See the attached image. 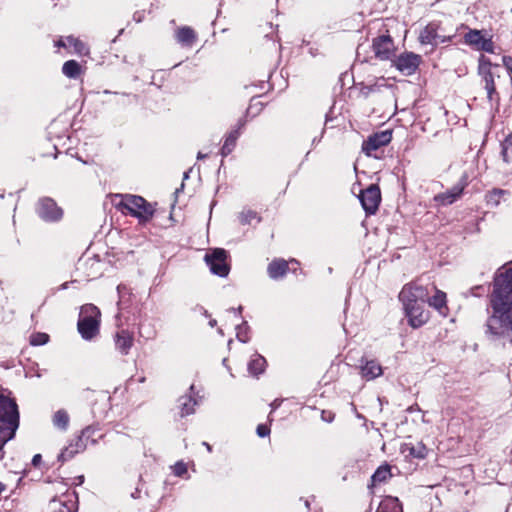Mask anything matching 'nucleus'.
<instances>
[{"label":"nucleus","instance_id":"f257e3e1","mask_svg":"<svg viewBox=\"0 0 512 512\" xmlns=\"http://www.w3.org/2000/svg\"><path fill=\"white\" fill-rule=\"evenodd\" d=\"M487 314V334L497 338L512 334V267L497 270Z\"/></svg>","mask_w":512,"mask_h":512},{"label":"nucleus","instance_id":"f03ea898","mask_svg":"<svg viewBox=\"0 0 512 512\" xmlns=\"http://www.w3.org/2000/svg\"><path fill=\"white\" fill-rule=\"evenodd\" d=\"M19 427L18 406L10 393H0V458H3V448L11 440Z\"/></svg>","mask_w":512,"mask_h":512},{"label":"nucleus","instance_id":"7ed1b4c3","mask_svg":"<svg viewBox=\"0 0 512 512\" xmlns=\"http://www.w3.org/2000/svg\"><path fill=\"white\" fill-rule=\"evenodd\" d=\"M111 203L121 213L137 218L141 224L149 222L154 215L153 206L141 196L114 194Z\"/></svg>","mask_w":512,"mask_h":512},{"label":"nucleus","instance_id":"20e7f679","mask_svg":"<svg viewBox=\"0 0 512 512\" xmlns=\"http://www.w3.org/2000/svg\"><path fill=\"white\" fill-rule=\"evenodd\" d=\"M100 317V310L96 306L86 304L81 307L77 328L84 340H92L98 335Z\"/></svg>","mask_w":512,"mask_h":512},{"label":"nucleus","instance_id":"39448f33","mask_svg":"<svg viewBox=\"0 0 512 512\" xmlns=\"http://www.w3.org/2000/svg\"><path fill=\"white\" fill-rule=\"evenodd\" d=\"M495 68H498V65L493 64L488 57L483 54L479 56L477 69L478 75L484 82V89L487 92V98L490 102H492L497 96L495 85L496 74L493 71ZM497 77H499V75H497Z\"/></svg>","mask_w":512,"mask_h":512},{"label":"nucleus","instance_id":"423d86ee","mask_svg":"<svg viewBox=\"0 0 512 512\" xmlns=\"http://www.w3.org/2000/svg\"><path fill=\"white\" fill-rule=\"evenodd\" d=\"M430 294V288L428 285H423L419 282H412L406 284L400 294L399 299L402 305H412L416 303H425Z\"/></svg>","mask_w":512,"mask_h":512},{"label":"nucleus","instance_id":"0eeeda50","mask_svg":"<svg viewBox=\"0 0 512 512\" xmlns=\"http://www.w3.org/2000/svg\"><path fill=\"white\" fill-rule=\"evenodd\" d=\"M455 34H447L446 30L437 22H431L420 32L419 41L421 44L437 46L450 42Z\"/></svg>","mask_w":512,"mask_h":512},{"label":"nucleus","instance_id":"6e6552de","mask_svg":"<svg viewBox=\"0 0 512 512\" xmlns=\"http://www.w3.org/2000/svg\"><path fill=\"white\" fill-rule=\"evenodd\" d=\"M392 140V134L389 130L381 131L370 135L362 144V151L368 157L380 159L382 152L379 151Z\"/></svg>","mask_w":512,"mask_h":512},{"label":"nucleus","instance_id":"1a4fd4ad","mask_svg":"<svg viewBox=\"0 0 512 512\" xmlns=\"http://www.w3.org/2000/svg\"><path fill=\"white\" fill-rule=\"evenodd\" d=\"M226 251L224 249H214L205 255V261L211 272L220 277H225L229 273V267L226 262Z\"/></svg>","mask_w":512,"mask_h":512},{"label":"nucleus","instance_id":"9d476101","mask_svg":"<svg viewBox=\"0 0 512 512\" xmlns=\"http://www.w3.org/2000/svg\"><path fill=\"white\" fill-rule=\"evenodd\" d=\"M50 512H77L78 497L74 491L53 498L49 503Z\"/></svg>","mask_w":512,"mask_h":512},{"label":"nucleus","instance_id":"9b49d317","mask_svg":"<svg viewBox=\"0 0 512 512\" xmlns=\"http://www.w3.org/2000/svg\"><path fill=\"white\" fill-rule=\"evenodd\" d=\"M464 41L467 45L476 50L487 53H494L495 46L491 38H485L480 30L471 29L464 35Z\"/></svg>","mask_w":512,"mask_h":512},{"label":"nucleus","instance_id":"f8f14e48","mask_svg":"<svg viewBox=\"0 0 512 512\" xmlns=\"http://www.w3.org/2000/svg\"><path fill=\"white\" fill-rule=\"evenodd\" d=\"M360 202L367 214H374L381 201V192L377 185L371 184L359 195Z\"/></svg>","mask_w":512,"mask_h":512},{"label":"nucleus","instance_id":"ddd939ff","mask_svg":"<svg viewBox=\"0 0 512 512\" xmlns=\"http://www.w3.org/2000/svg\"><path fill=\"white\" fill-rule=\"evenodd\" d=\"M37 213L41 219L47 222L58 221L62 218L63 211L51 198H42L37 205Z\"/></svg>","mask_w":512,"mask_h":512},{"label":"nucleus","instance_id":"4468645a","mask_svg":"<svg viewBox=\"0 0 512 512\" xmlns=\"http://www.w3.org/2000/svg\"><path fill=\"white\" fill-rule=\"evenodd\" d=\"M408 323L413 328L423 326L429 320V313L424 309V303L403 306Z\"/></svg>","mask_w":512,"mask_h":512},{"label":"nucleus","instance_id":"2eb2a0df","mask_svg":"<svg viewBox=\"0 0 512 512\" xmlns=\"http://www.w3.org/2000/svg\"><path fill=\"white\" fill-rule=\"evenodd\" d=\"M375 56L381 60H388L394 54V43L389 35H381L373 39L372 44Z\"/></svg>","mask_w":512,"mask_h":512},{"label":"nucleus","instance_id":"dca6fc26","mask_svg":"<svg viewBox=\"0 0 512 512\" xmlns=\"http://www.w3.org/2000/svg\"><path fill=\"white\" fill-rule=\"evenodd\" d=\"M421 57L412 52L400 54L395 60L396 68L405 75H412L418 68Z\"/></svg>","mask_w":512,"mask_h":512},{"label":"nucleus","instance_id":"f3484780","mask_svg":"<svg viewBox=\"0 0 512 512\" xmlns=\"http://www.w3.org/2000/svg\"><path fill=\"white\" fill-rule=\"evenodd\" d=\"M57 47H64L74 49V52L80 56H86L89 54V47L79 38L74 36H67L65 38H61L55 42Z\"/></svg>","mask_w":512,"mask_h":512},{"label":"nucleus","instance_id":"a211bd4d","mask_svg":"<svg viewBox=\"0 0 512 512\" xmlns=\"http://www.w3.org/2000/svg\"><path fill=\"white\" fill-rule=\"evenodd\" d=\"M115 348L122 355H127L133 346L134 337L131 332L121 329L114 336Z\"/></svg>","mask_w":512,"mask_h":512},{"label":"nucleus","instance_id":"6ab92c4d","mask_svg":"<svg viewBox=\"0 0 512 512\" xmlns=\"http://www.w3.org/2000/svg\"><path fill=\"white\" fill-rule=\"evenodd\" d=\"M463 190L464 186L455 185L451 189L435 195L434 201L442 206L450 205L460 198V196L463 193Z\"/></svg>","mask_w":512,"mask_h":512},{"label":"nucleus","instance_id":"aec40b11","mask_svg":"<svg viewBox=\"0 0 512 512\" xmlns=\"http://www.w3.org/2000/svg\"><path fill=\"white\" fill-rule=\"evenodd\" d=\"M429 288H430V293L434 292V295L431 298L428 296V299L426 302H428L429 306L433 307L440 313H443L444 310L447 309L446 294L443 291L438 290L434 284H429Z\"/></svg>","mask_w":512,"mask_h":512},{"label":"nucleus","instance_id":"412c9836","mask_svg":"<svg viewBox=\"0 0 512 512\" xmlns=\"http://www.w3.org/2000/svg\"><path fill=\"white\" fill-rule=\"evenodd\" d=\"M400 451L406 457L417 459H424L427 456V448L422 442L413 445L411 443H404L401 445Z\"/></svg>","mask_w":512,"mask_h":512},{"label":"nucleus","instance_id":"4be33fe9","mask_svg":"<svg viewBox=\"0 0 512 512\" xmlns=\"http://www.w3.org/2000/svg\"><path fill=\"white\" fill-rule=\"evenodd\" d=\"M289 262L284 259H275L267 267L268 275L271 279H279L288 271Z\"/></svg>","mask_w":512,"mask_h":512},{"label":"nucleus","instance_id":"5701e85b","mask_svg":"<svg viewBox=\"0 0 512 512\" xmlns=\"http://www.w3.org/2000/svg\"><path fill=\"white\" fill-rule=\"evenodd\" d=\"M175 37L178 43L187 47H191L196 40V34L194 30L188 26L177 29Z\"/></svg>","mask_w":512,"mask_h":512},{"label":"nucleus","instance_id":"b1692460","mask_svg":"<svg viewBox=\"0 0 512 512\" xmlns=\"http://www.w3.org/2000/svg\"><path fill=\"white\" fill-rule=\"evenodd\" d=\"M383 373L382 367L374 360L366 361L364 365L361 366V375L366 380H373Z\"/></svg>","mask_w":512,"mask_h":512},{"label":"nucleus","instance_id":"393cba45","mask_svg":"<svg viewBox=\"0 0 512 512\" xmlns=\"http://www.w3.org/2000/svg\"><path fill=\"white\" fill-rule=\"evenodd\" d=\"M376 512H403V509L398 498L388 496L380 502Z\"/></svg>","mask_w":512,"mask_h":512},{"label":"nucleus","instance_id":"a878e982","mask_svg":"<svg viewBox=\"0 0 512 512\" xmlns=\"http://www.w3.org/2000/svg\"><path fill=\"white\" fill-rule=\"evenodd\" d=\"M83 72L82 66L75 60H68L62 66V73L70 79H77Z\"/></svg>","mask_w":512,"mask_h":512},{"label":"nucleus","instance_id":"bb28decb","mask_svg":"<svg viewBox=\"0 0 512 512\" xmlns=\"http://www.w3.org/2000/svg\"><path fill=\"white\" fill-rule=\"evenodd\" d=\"M266 366V360L263 356L255 353L248 363V371L252 375H258L262 373Z\"/></svg>","mask_w":512,"mask_h":512},{"label":"nucleus","instance_id":"cd10ccee","mask_svg":"<svg viewBox=\"0 0 512 512\" xmlns=\"http://www.w3.org/2000/svg\"><path fill=\"white\" fill-rule=\"evenodd\" d=\"M239 135H240V131H238V130H232L227 135V137L224 141V144L222 146V149H221L222 156H227L228 154H230L233 151Z\"/></svg>","mask_w":512,"mask_h":512},{"label":"nucleus","instance_id":"c85d7f7f","mask_svg":"<svg viewBox=\"0 0 512 512\" xmlns=\"http://www.w3.org/2000/svg\"><path fill=\"white\" fill-rule=\"evenodd\" d=\"M508 194V191L503 189H493L489 191L486 196V202L490 206H498L502 199Z\"/></svg>","mask_w":512,"mask_h":512},{"label":"nucleus","instance_id":"c756f323","mask_svg":"<svg viewBox=\"0 0 512 512\" xmlns=\"http://www.w3.org/2000/svg\"><path fill=\"white\" fill-rule=\"evenodd\" d=\"M502 157L512 171V133L509 134L502 143Z\"/></svg>","mask_w":512,"mask_h":512},{"label":"nucleus","instance_id":"7c9ffc66","mask_svg":"<svg viewBox=\"0 0 512 512\" xmlns=\"http://www.w3.org/2000/svg\"><path fill=\"white\" fill-rule=\"evenodd\" d=\"M52 421L55 427L65 430L69 423V415L65 410H58L54 413Z\"/></svg>","mask_w":512,"mask_h":512},{"label":"nucleus","instance_id":"2f4dec72","mask_svg":"<svg viewBox=\"0 0 512 512\" xmlns=\"http://www.w3.org/2000/svg\"><path fill=\"white\" fill-rule=\"evenodd\" d=\"M179 402H180V406H181L182 416L190 415L194 412V407L196 405V401L191 396L181 397Z\"/></svg>","mask_w":512,"mask_h":512},{"label":"nucleus","instance_id":"473e14b6","mask_svg":"<svg viewBox=\"0 0 512 512\" xmlns=\"http://www.w3.org/2000/svg\"><path fill=\"white\" fill-rule=\"evenodd\" d=\"M391 476L390 467L388 465L380 466L372 475V482H383Z\"/></svg>","mask_w":512,"mask_h":512},{"label":"nucleus","instance_id":"72a5a7b5","mask_svg":"<svg viewBox=\"0 0 512 512\" xmlns=\"http://www.w3.org/2000/svg\"><path fill=\"white\" fill-rule=\"evenodd\" d=\"M238 218L242 224H251L253 221H259L257 213L250 209H245L240 212Z\"/></svg>","mask_w":512,"mask_h":512},{"label":"nucleus","instance_id":"f704fd0d","mask_svg":"<svg viewBox=\"0 0 512 512\" xmlns=\"http://www.w3.org/2000/svg\"><path fill=\"white\" fill-rule=\"evenodd\" d=\"M249 326L243 322L236 327V337L239 341L246 343L249 340Z\"/></svg>","mask_w":512,"mask_h":512},{"label":"nucleus","instance_id":"c9c22d12","mask_svg":"<svg viewBox=\"0 0 512 512\" xmlns=\"http://www.w3.org/2000/svg\"><path fill=\"white\" fill-rule=\"evenodd\" d=\"M49 336L46 333H34L30 336V344L33 346L44 345L48 342Z\"/></svg>","mask_w":512,"mask_h":512},{"label":"nucleus","instance_id":"e433bc0d","mask_svg":"<svg viewBox=\"0 0 512 512\" xmlns=\"http://www.w3.org/2000/svg\"><path fill=\"white\" fill-rule=\"evenodd\" d=\"M175 476L182 477L187 474V465L183 461L175 463L172 467Z\"/></svg>","mask_w":512,"mask_h":512},{"label":"nucleus","instance_id":"4c0bfd02","mask_svg":"<svg viewBox=\"0 0 512 512\" xmlns=\"http://www.w3.org/2000/svg\"><path fill=\"white\" fill-rule=\"evenodd\" d=\"M75 451L74 450H71L70 448H65L64 450H62V452L59 454L58 456V459L62 462L68 460V459H71L74 455Z\"/></svg>","mask_w":512,"mask_h":512},{"label":"nucleus","instance_id":"58836bf2","mask_svg":"<svg viewBox=\"0 0 512 512\" xmlns=\"http://www.w3.org/2000/svg\"><path fill=\"white\" fill-rule=\"evenodd\" d=\"M257 434L259 437H266L270 434V428L265 424H260L257 427Z\"/></svg>","mask_w":512,"mask_h":512},{"label":"nucleus","instance_id":"ea45409f","mask_svg":"<svg viewBox=\"0 0 512 512\" xmlns=\"http://www.w3.org/2000/svg\"><path fill=\"white\" fill-rule=\"evenodd\" d=\"M144 329L145 327L143 325L139 328V333L141 336H144L146 338H153L155 336L154 330H150L147 333H145Z\"/></svg>","mask_w":512,"mask_h":512},{"label":"nucleus","instance_id":"a19ab883","mask_svg":"<svg viewBox=\"0 0 512 512\" xmlns=\"http://www.w3.org/2000/svg\"><path fill=\"white\" fill-rule=\"evenodd\" d=\"M41 459H42V457H41V455H40V454H36V455H34V457H33V459H32V464H33L34 466H38V465H39V463L41 462Z\"/></svg>","mask_w":512,"mask_h":512},{"label":"nucleus","instance_id":"79ce46f5","mask_svg":"<svg viewBox=\"0 0 512 512\" xmlns=\"http://www.w3.org/2000/svg\"><path fill=\"white\" fill-rule=\"evenodd\" d=\"M281 402L278 401V400H275L272 404H271V407H272V410H275L276 408H278L280 406Z\"/></svg>","mask_w":512,"mask_h":512},{"label":"nucleus","instance_id":"37998d69","mask_svg":"<svg viewBox=\"0 0 512 512\" xmlns=\"http://www.w3.org/2000/svg\"><path fill=\"white\" fill-rule=\"evenodd\" d=\"M231 312H233L234 314H237V315H241V311H242V307L239 306L237 309H231L230 310Z\"/></svg>","mask_w":512,"mask_h":512},{"label":"nucleus","instance_id":"c03bdc74","mask_svg":"<svg viewBox=\"0 0 512 512\" xmlns=\"http://www.w3.org/2000/svg\"><path fill=\"white\" fill-rule=\"evenodd\" d=\"M206 157H207V154H203V153H201V152H199V153H198V155H197V158H198V159H204V158H206Z\"/></svg>","mask_w":512,"mask_h":512},{"label":"nucleus","instance_id":"a18cd8bd","mask_svg":"<svg viewBox=\"0 0 512 512\" xmlns=\"http://www.w3.org/2000/svg\"><path fill=\"white\" fill-rule=\"evenodd\" d=\"M125 287L124 286H118L117 290H118V293L121 294L122 293V290H124Z\"/></svg>","mask_w":512,"mask_h":512},{"label":"nucleus","instance_id":"49530a36","mask_svg":"<svg viewBox=\"0 0 512 512\" xmlns=\"http://www.w3.org/2000/svg\"><path fill=\"white\" fill-rule=\"evenodd\" d=\"M209 324L211 327H214L216 325V320H211Z\"/></svg>","mask_w":512,"mask_h":512},{"label":"nucleus","instance_id":"de8ad7c7","mask_svg":"<svg viewBox=\"0 0 512 512\" xmlns=\"http://www.w3.org/2000/svg\"><path fill=\"white\" fill-rule=\"evenodd\" d=\"M5 489V486L0 482V493H2Z\"/></svg>","mask_w":512,"mask_h":512},{"label":"nucleus","instance_id":"09e8293b","mask_svg":"<svg viewBox=\"0 0 512 512\" xmlns=\"http://www.w3.org/2000/svg\"><path fill=\"white\" fill-rule=\"evenodd\" d=\"M327 415H324V412L322 413V419L326 420Z\"/></svg>","mask_w":512,"mask_h":512},{"label":"nucleus","instance_id":"8fccbe9b","mask_svg":"<svg viewBox=\"0 0 512 512\" xmlns=\"http://www.w3.org/2000/svg\"><path fill=\"white\" fill-rule=\"evenodd\" d=\"M327 415H324V412L322 413V419L326 420Z\"/></svg>","mask_w":512,"mask_h":512},{"label":"nucleus","instance_id":"3c124183","mask_svg":"<svg viewBox=\"0 0 512 512\" xmlns=\"http://www.w3.org/2000/svg\"><path fill=\"white\" fill-rule=\"evenodd\" d=\"M290 263H295V264H297V261H296L295 259H292V260L290 261Z\"/></svg>","mask_w":512,"mask_h":512}]
</instances>
